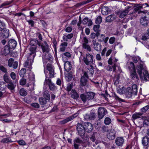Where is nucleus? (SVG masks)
<instances>
[{
    "instance_id": "nucleus-40",
    "label": "nucleus",
    "mask_w": 149,
    "mask_h": 149,
    "mask_svg": "<svg viewBox=\"0 0 149 149\" xmlns=\"http://www.w3.org/2000/svg\"><path fill=\"white\" fill-rule=\"evenodd\" d=\"M82 47L84 49L88 52H91V47L88 44H82Z\"/></svg>"
},
{
    "instance_id": "nucleus-11",
    "label": "nucleus",
    "mask_w": 149,
    "mask_h": 149,
    "mask_svg": "<svg viewBox=\"0 0 149 149\" xmlns=\"http://www.w3.org/2000/svg\"><path fill=\"white\" fill-rule=\"evenodd\" d=\"M40 46H41L43 53L49 52L50 48L46 41H44L42 43H41Z\"/></svg>"
},
{
    "instance_id": "nucleus-55",
    "label": "nucleus",
    "mask_w": 149,
    "mask_h": 149,
    "mask_svg": "<svg viewBox=\"0 0 149 149\" xmlns=\"http://www.w3.org/2000/svg\"><path fill=\"white\" fill-rule=\"evenodd\" d=\"M0 70L5 74L7 73V69L2 65H0Z\"/></svg>"
},
{
    "instance_id": "nucleus-46",
    "label": "nucleus",
    "mask_w": 149,
    "mask_h": 149,
    "mask_svg": "<svg viewBox=\"0 0 149 149\" xmlns=\"http://www.w3.org/2000/svg\"><path fill=\"white\" fill-rule=\"evenodd\" d=\"M20 95L22 96H25L27 95L26 91L24 88H22L19 91Z\"/></svg>"
},
{
    "instance_id": "nucleus-64",
    "label": "nucleus",
    "mask_w": 149,
    "mask_h": 149,
    "mask_svg": "<svg viewBox=\"0 0 149 149\" xmlns=\"http://www.w3.org/2000/svg\"><path fill=\"white\" fill-rule=\"evenodd\" d=\"M10 76L13 80H15L16 79V75L14 72H11L10 73Z\"/></svg>"
},
{
    "instance_id": "nucleus-1",
    "label": "nucleus",
    "mask_w": 149,
    "mask_h": 149,
    "mask_svg": "<svg viewBox=\"0 0 149 149\" xmlns=\"http://www.w3.org/2000/svg\"><path fill=\"white\" fill-rule=\"evenodd\" d=\"M137 72L139 77L143 81H149V74L147 68L143 63L141 62L136 66Z\"/></svg>"
},
{
    "instance_id": "nucleus-45",
    "label": "nucleus",
    "mask_w": 149,
    "mask_h": 149,
    "mask_svg": "<svg viewBox=\"0 0 149 149\" xmlns=\"http://www.w3.org/2000/svg\"><path fill=\"white\" fill-rule=\"evenodd\" d=\"M112 96L116 100H117L119 102H124V100H123L120 98L115 93Z\"/></svg>"
},
{
    "instance_id": "nucleus-10",
    "label": "nucleus",
    "mask_w": 149,
    "mask_h": 149,
    "mask_svg": "<svg viewBox=\"0 0 149 149\" xmlns=\"http://www.w3.org/2000/svg\"><path fill=\"white\" fill-rule=\"evenodd\" d=\"M8 65L10 67H13L14 69L17 68L18 63L17 61H14V59L12 58H10L8 61Z\"/></svg>"
},
{
    "instance_id": "nucleus-54",
    "label": "nucleus",
    "mask_w": 149,
    "mask_h": 149,
    "mask_svg": "<svg viewBox=\"0 0 149 149\" xmlns=\"http://www.w3.org/2000/svg\"><path fill=\"white\" fill-rule=\"evenodd\" d=\"M6 87V83L3 82H0V89L1 90L4 89Z\"/></svg>"
},
{
    "instance_id": "nucleus-47",
    "label": "nucleus",
    "mask_w": 149,
    "mask_h": 149,
    "mask_svg": "<svg viewBox=\"0 0 149 149\" xmlns=\"http://www.w3.org/2000/svg\"><path fill=\"white\" fill-rule=\"evenodd\" d=\"M90 120H94L96 117V115L94 113L92 112L89 114Z\"/></svg>"
},
{
    "instance_id": "nucleus-38",
    "label": "nucleus",
    "mask_w": 149,
    "mask_h": 149,
    "mask_svg": "<svg viewBox=\"0 0 149 149\" xmlns=\"http://www.w3.org/2000/svg\"><path fill=\"white\" fill-rule=\"evenodd\" d=\"M7 86V87L10 90L13 91L14 90L15 88L16 85L12 82L11 83H8Z\"/></svg>"
},
{
    "instance_id": "nucleus-14",
    "label": "nucleus",
    "mask_w": 149,
    "mask_h": 149,
    "mask_svg": "<svg viewBox=\"0 0 149 149\" xmlns=\"http://www.w3.org/2000/svg\"><path fill=\"white\" fill-rule=\"evenodd\" d=\"M74 146L75 149L79 148V144L82 146L83 141L78 138H76L74 140Z\"/></svg>"
},
{
    "instance_id": "nucleus-56",
    "label": "nucleus",
    "mask_w": 149,
    "mask_h": 149,
    "mask_svg": "<svg viewBox=\"0 0 149 149\" xmlns=\"http://www.w3.org/2000/svg\"><path fill=\"white\" fill-rule=\"evenodd\" d=\"M149 109V105H148L141 108V113H143Z\"/></svg>"
},
{
    "instance_id": "nucleus-18",
    "label": "nucleus",
    "mask_w": 149,
    "mask_h": 149,
    "mask_svg": "<svg viewBox=\"0 0 149 149\" xmlns=\"http://www.w3.org/2000/svg\"><path fill=\"white\" fill-rule=\"evenodd\" d=\"M17 44L16 41L14 39H10L8 42V46L10 49H14L16 47Z\"/></svg>"
},
{
    "instance_id": "nucleus-15",
    "label": "nucleus",
    "mask_w": 149,
    "mask_h": 149,
    "mask_svg": "<svg viewBox=\"0 0 149 149\" xmlns=\"http://www.w3.org/2000/svg\"><path fill=\"white\" fill-rule=\"evenodd\" d=\"M94 49L97 51H100L101 49V45L98 42H96V40H94L92 41Z\"/></svg>"
},
{
    "instance_id": "nucleus-61",
    "label": "nucleus",
    "mask_w": 149,
    "mask_h": 149,
    "mask_svg": "<svg viewBox=\"0 0 149 149\" xmlns=\"http://www.w3.org/2000/svg\"><path fill=\"white\" fill-rule=\"evenodd\" d=\"M73 85L72 84L70 83L67 84V89L68 91H71V89L73 87Z\"/></svg>"
},
{
    "instance_id": "nucleus-32",
    "label": "nucleus",
    "mask_w": 149,
    "mask_h": 149,
    "mask_svg": "<svg viewBox=\"0 0 149 149\" xmlns=\"http://www.w3.org/2000/svg\"><path fill=\"white\" fill-rule=\"evenodd\" d=\"M127 66L130 72L136 70L135 66L133 62H131L127 63Z\"/></svg>"
},
{
    "instance_id": "nucleus-59",
    "label": "nucleus",
    "mask_w": 149,
    "mask_h": 149,
    "mask_svg": "<svg viewBox=\"0 0 149 149\" xmlns=\"http://www.w3.org/2000/svg\"><path fill=\"white\" fill-rule=\"evenodd\" d=\"M143 126L144 127L149 126V120L145 119L143 122Z\"/></svg>"
},
{
    "instance_id": "nucleus-21",
    "label": "nucleus",
    "mask_w": 149,
    "mask_h": 149,
    "mask_svg": "<svg viewBox=\"0 0 149 149\" xmlns=\"http://www.w3.org/2000/svg\"><path fill=\"white\" fill-rule=\"evenodd\" d=\"M130 77L131 78L134 80L135 81H137L139 79V77L136 74V70L130 72Z\"/></svg>"
},
{
    "instance_id": "nucleus-34",
    "label": "nucleus",
    "mask_w": 149,
    "mask_h": 149,
    "mask_svg": "<svg viewBox=\"0 0 149 149\" xmlns=\"http://www.w3.org/2000/svg\"><path fill=\"white\" fill-rule=\"evenodd\" d=\"M68 46V43L66 42L62 43L60 45V50L61 52H64L66 47Z\"/></svg>"
},
{
    "instance_id": "nucleus-58",
    "label": "nucleus",
    "mask_w": 149,
    "mask_h": 149,
    "mask_svg": "<svg viewBox=\"0 0 149 149\" xmlns=\"http://www.w3.org/2000/svg\"><path fill=\"white\" fill-rule=\"evenodd\" d=\"M49 89L52 91H53L55 90L56 89V87L55 86V85L53 83L49 84Z\"/></svg>"
},
{
    "instance_id": "nucleus-43",
    "label": "nucleus",
    "mask_w": 149,
    "mask_h": 149,
    "mask_svg": "<svg viewBox=\"0 0 149 149\" xmlns=\"http://www.w3.org/2000/svg\"><path fill=\"white\" fill-rule=\"evenodd\" d=\"M44 97L46 100H49L50 99V95L48 91H47L44 92L43 95Z\"/></svg>"
},
{
    "instance_id": "nucleus-4",
    "label": "nucleus",
    "mask_w": 149,
    "mask_h": 149,
    "mask_svg": "<svg viewBox=\"0 0 149 149\" xmlns=\"http://www.w3.org/2000/svg\"><path fill=\"white\" fill-rule=\"evenodd\" d=\"M93 58L94 57L92 55L88 53L84 56L83 60L86 65H89L90 66V65H92L91 64L93 63Z\"/></svg>"
},
{
    "instance_id": "nucleus-62",
    "label": "nucleus",
    "mask_w": 149,
    "mask_h": 149,
    "mask_svg": "<svg viewBox=\"0 0 149 149\" xmlns=\"http://www.w3.org/2000/svg\"><path fill=\"white\" fill-rule=\"evenodd\" d=\"M105 36L104 35H101L98 38H99L98 40V41L100 42L103 41L104 40L105 38Z\"/></svg>"
},
{
    "instance_id": "nucleus-49",
    "label": "nucleus",
    "mask_w": 149,
    "mask_h": 149,
    "mask_svg": "<svg viewBox=\"0 0 149 149\" xmlns=\"http://www.w3.org/2000/svg\"><path fill=\"white\" fill-rule=\"evenodd\" d=\"M39 101L40 103L42 105H45L47 103L46 99L43 97H40L39 98Z\"/></svg>"
},
{
    "instance_id": "nucleus-44",
    "label": "nucleus",
    "mask_w": 149,
    "mask_h": 149,
    "mask_svg": "<svg viewBox=\"0 0 149 149\" xmlns=\"http://www.w3.org/2000/svg\"><path fill=\"white\" fill-rule=\"evenodd\" d=\"M1 142L3 143H7L9 142H12L13 141H12L9 138H5L2 139Z\"/></svg>"
},
{
    "instance_id": "nucleus-27",
    "label": "nucleus",
    "mask_w": 149,
    "mask_h": 149,
    "mask_svg": "<svg viewBox=\"0 0 149 149\" xmlns=\"http://www.w3.org/2000/svg\"><path fill=\"white\" fill-rule=\"evenodd\" d=\"M116 18V15L114 14H112L107 17L106 21L107 22H111L114 20Z\"/></svg>"
},
{
    "instance_id": "nucleus-16",
    "label": "nucleus",
    "mask_w": 149,
    "mask_h": 149,
    "mask_svg": "<svg viewBox=\"0 0 149 149\" xmlns=\"http://www.w3.org/2000/svg\"><path fill=\"white\" fill-rule=\"evenodd\" d=\"M85 131L87 132H90L93 129L92 125L89 122L85 123L84 125Z\"/></svg>"
},
{
    "instance_id": "nucleus-7",
    "label": "nucleus",
    "mask_w": 149,
    "mask_h": 149,
    "mask_svg": "<svg viewBox=\"0 0 149 149\" xmlns=\"http://www.w3.org/2000/svg\"><path fill=\"white\" fill-rule=\"evenodd\" d=\"M77 129L80 136H83L84 135L85 132L84 126L80 123H78L77 126Z\"/></svg>"
},
{
    "instance_id": "nucleus-26",
    "label": "nucleus",
    "mask_w": 149,
    "mask_h": 149,
    "mask_svg": "<svg viewBox=\"0 0 149 149\" xmlns=\"http://www.w3.org/2000/svg\"><path fill=\"white\" fill-rule=\"evenodd\" d=\"M13 2L12 1H6L3 3L0 6V8H6L9 7L8 6L10 5Z\"/></svg>"
},
{
    "instance_id": "nucleus-28",
    "label": "nucleus",
    "mask_w": 149,
    "mask_h": 149,
    "mask_svg": "<svg viewBox=\"0 0 149 149\" xmlns=\"http://www.w3.org/2000/svg\"><path fill=\"white\" fill-rule=\"evenodd\" d=\"M30 45L32 46H35L38 44L39 46L41 45V43L36 39H32L30 42Z\"/></svg>"
},
{
    "instance_id": "nucleus-31",
    "label": "nucleus",
    "mask_w": 149,
    "mask_h": 149,
    "mask_svg": "<svg viewBox=\"0 0 149 149\" xmlns=\"http://www.w3.org/2000/svg\"><path fill=\"white\" fill-rule=\"evenodd\" d=\"M3 31V32L2 33L1 35L3 38H8L9 34V30L5 28Z\"/></svg>"
},
{
    "instance_id": "nucleus-20",
    "label": "nucleus",
    "mask_w": 149,
    "mask_h": 149,
    "mask_svg": "<svg viewBox=\"0 0 149 149\" xmlns=\"http://www.w3.org/2000/svg\"><path fill=\"white\" fill-rule=\"evenodd\" d=\"M148 18L146 16L142 17L140 20V23L142 25L145 26L148 24Z\"/></svg>"
},
{
    "instance_id": "nucleus-60",
    "label": "nucleus",
    "mask_w": 149,
    "mask_h": 149,
    "mask_svg": "<svg viewBox=\"0 0 149 149\" xmlns=\"http://www.w3.org/2000/svg\"><path fill=\"white\" fill-rule=\"evenodd\" d=\"M31 106L33 107L38 109L40 107V105L39 104L37 103H33L31 104Z\"/></svg>"
},
{
    "instance_id": "nucleus-37",
    "label": "nucleus",
    "mask_w": 149,
    "mask_h": 149,
    "mask_svg": "<svg viewBox=\"0 0 149 149\" xmlns=\"http://www.w3.org/2000/svg\"><path fill=\"white\" fill-rule=\"evenodd\" d=\"M91 145V142H90L88 140L86 139L83 141L82 146L83 147H86L87 146H90Z\"/></svg>"
},
{
    "instance_id": "nucleus-57",
    "label": "nucleus",
    "mask_w": 149,
    "mask_h": 149,
    "mask_svg": "<svg viewBox=\"0 0 149 149\" xmlns=\"http://www.w3.org/2000/svg\"><path fill=\"white\" fill-rule=\"evenodd\" d=\"M5 24L2 22L0 21V31H2L6 27Z\"/></svg>"
},
{
    "instance_id": "nucleus-2",
    "label": "nucleus",
    "mask_w": 149,
    "mask_h": 149,
    "mask_svg": "<svg viewBox=\"0 0 149 149\" xmlns=\"http://www.w3.org/2000/svg\"><path fill=\"white\" fill-rule=\"evenodd\" d=\"M36 46L31 47L29 48V52L27 55V60L26 61L24 65V66H27L29 64H32L33 62V60L36 55Z\"/></svg>"
},
{
    "instance_id": "nucleus-63",
    "label": "nucleus",
    "mask_w": 149,
    "mask_h": 149,
    "mask_svg": "<svg viewBox=\"0 0 149 149\" xmlns=\"http://www.w3.org/2000/svg\"><path fill=\"white\" fill-rule=\"evenodd\" d=\"M82 44H88V40L87 38L86 37L84 38L82 40Z\"/></svg>"
},
{
    "instance_id": "nucleus-3",
    "label": "nucleus",
    "mask_w": 149,
    "mask_h": 149,
    "mask_svg": "<svg viewBox=\"0 0 149 149\" xmlns=\"http://www.w3.org/2000/svg\"><path fill=\"white\" fill-rule=\"evenodd\" d=\"M137 93V86L136 84H133L132 87H128L126 90L125 95L126 97L130 98L133 95H136Z\"/></svg>"
},
{
    "instance_id": "nucleus-6",
    "label": "nucleus",
    "mask_w": 149,
    "mask_h": 149,
    "mask_svg": "<svg viewBox=\"0 0 149 149\" xmlns=\"http://www.w3.org/2000/svg\"><path fill=\"white\" fill-rule=\"evenodd\" d=\"M107 113L105 109L103 107L99 108L98 111V117L100 119H102Z\"/></svg>"
},
{
    "instance_id": "nucleus-8",
    "label": "nucleus",
    "mask_w": 149,
    "mask_h": 149,
    "mask_svg": "<svg viewBox=\"0 0 149 149\" xmlns=\"http://www.w3.org/2000/svg\"><path fill=\"white\" fill-rule=\"evenodd\" d=\"M116 133L114 130L111 129L108 130L107 132V137L110 140H113L116 137Z\"/></svg>"
},
{
    "instance_id": "nucleus-25",
    "label": "nucleus",
    "mask_w": 149,
    "mask_h": 149,
    "mask_svg": "<svg viewBox=\"0 0 149 149\" xmlns=\"http://www.w3.org/2000/svg\"><path fill=\"white\" fill-rule=\"evenodd\" d=\"M45 53V55L42 56L43 60H46L48 61H52L53 58L52 55L49 52Z\"/></svg>"
},
{
    "instance_id": "nucleus-22",
    "label": "nucleus",
    "mask_w": 149,
    "mask_h": 149,
    "mask_svg": "<svg viewBox=\"0 0 149 149\" xmlns=\"http://www.w3.org/2000/svg\"><path fill=\"white\" fill-rule=\"evenodd\" d=\"M10 48L7 45H6L2 51V54L5 56L8 55L10 52Z\"/></svg>"
},
{
    "instance_id": "nucleus-5",
    "label": "nucleus",
    "mask_w": 149,
    "mask_h": 149,
    "mask_svg": "<svg viewBox=\"0 0 149 149\" xmlns=\"http://www.w3.org/2000/svg\"><path fill=\"white\" fill-rule=\"evenodd\" d=\"M44 68H45L46 71V72L47 74V73L48 72H47V70L48 71H49V77L50 78H52L54 77V72L53 66L50 63H48L46 65V69H45V66H44Z\"/></svg>"
},
{
    "instance_id": "nucleus-36",
    "label": "nucleus",
    "mask_w": 149,
    "mask_h": 149,
    "mask_svg": "<svg viewBox=\"0 0 149 149\" xmlns=\"http://www.w3.org/2000/svg\"><path fill=\"white\" fill-rule=\"evenodd\" d=\"M3 78L4 81L6 83H9L12 81L11 80L7 74H5L3 75Z\"/></svg>"
},
{
    "instance_id": "nucleus-17",
    "label": "nucleus",
    "mask_w": 149,
    "mask_h": 149,
    "mask_svg": "<svg viewBox=\"0 0 149 149\" xmlns=\"http://www.w3.org/2000/svg\"><path fill=\"white\" fill-rule=\"evenodd\" d=\"M130 8V6H128L127 8L124 11H119L118 12V15L119 16L120 18H123L128 13L129 11V9Z\"/></svg>"
},
{
    "instance_id": "nucleus-19",
    "label": "nucleus",
    "mask_w": 149,
    "mask_h": 149,
    "mask_svg": "<svg viewBox=\"0 0 149 149\" xmlns=\"http://www.w3.org/2000/svg\"><path fill=\"white\" fill-rule=\"evenodd\" d=\"M141 6L140 4L136 6L134 9V11L131 13L130 15L131 16L133 15L135 17L136 16V15L135 14V13L137 12H138V13L139 14L142 12L140 10L141 9Z\"/></svg>"
},
{
    "instance_id": "nucleus-39",
    "label": "nucleus",
    "mask_w": 149,
    "mask_h": 149,
    "mask_svg": "<svg viewBox=\"0 0 149 149\" xmlns=\"http://www.w3.org/2000/svg\"><path fill=\"white\" fill-rule=\"evenodd\" d=\"M149 142V139L147 136L144 137L142 139V144L144 146H147Z\"/></svg>"
},
{
    "instance_id": "nucleus-41",
    "label": "nucleus",
    "mask_w": 149,
    "mask_h": 149,
    "mask_svg": "<svg viewBox=\"0 0 149 149\" xmlns=\"http://www.w3.org/2000/svg\"><path fill=\"white\" fill-rule=\"evenodd\" d=\"M95 94L92 92L88 93L87 94V98L88 100L93 99L94 96Z\"/></svg>"
},
{
    "instance_id": "nucleus-23",
    "label": "nucleus",
    "mask_w": 149,
    "mask_h": 149,
    "mask_svg": "<svg viewBox=\"0 0 149 149\" xmlns=\"http://www.w3.org/2000/svg\"><path fill=\"white\" fill-rule=\"evenodd\" d=\"M73 36L72 33H70L68 34H64L63 37V39L64 41H68L69 40L71 39Z\"/></svg>"
},
{
    "instance_id": "nucleus-33",
    "label": "nucleus",
    "mask_w": 149,
    "mask_h": 149,
    "mask_svg": "<svg viewBox=\"0 0 149 149\" xmlns=\"http://www.w3.org/2000/svg\"><path fill=\"white\" fill-rule=\"evenodd\" d=\"M71 94V97L74 99H76L79 97V94L74 89L72 90Z\"/></svg>"
},
{
    "instance_id": "nucleus-50",
    "label": "nucleus",
    "mask_w": 149,
    "mask_h": 149,
    "mask_svg": "<svg viewBox=\"0 0 149 149\" xmlns=\"http://www.w3.org/2000/svg\"><path fill=\"white\" fill-rule=\"evenodd\" d=\"M80 97L84 103L85 102L87 99V97H86L85 95L84 94H81L80 95Z\"/></svg>"
},
{
    "instance_id": "nucleus-48",
    "label": "nucleus",
    "mask_w": 149,
    "mask_h": 149,
    "mask_svg": "<svg viewBox=\"0 0 149 149\" xmlns=\"http://www.w3.org/2000/svg\"><path fill=\"white\" fill-rule=\"evenodd\" d=\"M26 72V70L25 68H22L20 70L19 72V75L21 77H23L24 75Z\"/></svg>"
},
{
    "instance_id": "nucleus-30",
    "label": "nucleus",
    "mask_w": 149,
    "mask_h": 149,
    "mask_svg": "<svg viewBox=\"0 0 149 149\" xmlns=\"http://www.w3.org/2000/svg\"><path fill=\"white\" fill-rule=\"evenodd\" d=\"M44 73H45V75L46 77V78L45 80V81L44 82V85H47L48 84V86L51 83H52L51 79H50L49 78H48L47 77V73L46 72V70L44 68Z\"/></svg>"
},
{
    "instance_id": "nucleus-35",
    "label": "nucleus",
    "mask_w": 149,
    "mask_h": 149,
    "mask_svg": "<svg viewBox=\"0 0 149 149\" xmlns=\"http://www.w3.org/2000/svg\"><path fill=\"white\" fill-rule=\"evenodd\" d=\"M87 79L84 75L81 77L80 82L81 86H84L86 84L88 81Z\"/></svg>"
},
{
    "instance_id": "nucleus-13",
    "label": "nucleus",
    "mask_w": 149,
    "mask_h": 149,
    "mask_svg": "<svg viewBox=\"0 0 149 149\" xmlns=\"http://www.w3.org/2000/svg\"><path fill=\"white\" fill-rule=\"evenodd\" d=\"M124 142V139L122 137H118L115 140L116 144L118 146H122Z\"/></svg>"
},
{
    "instance_id": "nucleus-29",
    "label": "nucleus",
    "mask_w": 149,
    "mask_h": 149,
    "mask_svg": "<svg viewBox=\"0 0 149 149\" xmlns=\"http://www.w3.org/2000/svg\"><path fill=\"white\" fill-rule=\"evenodd\" d=\"M72 67L71 64L69 61L66 62L64 64V69L65 70L68 72L71 69Z\"/></svg>"
},
{
    "instance_id": "nucleus-12",
    "label": "nucleus",
    "mask_w": 149,
    "mask_h": 149,
    "mask_svg": "<svg viewBox=\"0 0 149 149\" xmlns=\"http://www.w3.org/2000/svg\"><path fill=\"white\" fill-rule=\"evenodd\" d=\"M78 115L77 113H75L74 114L70 116L66 119L63 120L60 122L61 124H64L67 122L73 120Z\"/></svg>"
},
{
    "instance_id": "nucleus-42",
    "label": "nucleus",
    "mask_w": 149,
    "mask_h": 149,
    "mask_svg": "<svg viewBox=\"0 0 149 149\" xmlns=\"http://www.w3.org/2000/svg\"><path fill=\"white\" fill-rule=\"evenodd\" d=\"M108 8L106 7H103L102 9L101 13L102 14L104 15H106L108 13Z\"/></svg>"
},
{
    "instance_id": "nucleus-51",
    "label": "nucleus",
    "mask_w": 149,
    "mask_h": 149,
    "mask_svg": "<svg viewBox=\"0 0 149 149\" xmlns=\"http://www.w3.org/2000/svg\"><path fill=\"white\" fill-rule=\"evenodd\" d=\"M102 21V17L101 16H98L96 19L95 21V23L98 24H99L101 23Z\"/></svg>"
},
{
    "instance_id": "nucleus-53",
    "label": "nucleus",
    "mask_w": 149,
    "mask_h": 149,
    "mask_svg": "<svg viewBox=\"0 0 149 149\" xmlns=\"http://www.w3.org/2000/svg\"><path fill=\"white\" fill-rule=\"evenodd\" d=\"M26 82V79L22 77L19 81V84L21 85H24Z\"/></svg>"
},
{
    "instance_id": "nucleus-52",
    "label": "nucleus",
    "mask_w": 149,
    "mask_h": 149,
    "mask_svg": "<svg viewBox=\"0 0 149 149\" xmlns=\"http://www.w3.org/2000/svg\"><path fill=\"white\" fill-rule=\"evenodd\" d=\"M111 122V120L108 117L106 118L104 120V123L106 125H109Z\"/></svg>"
},
{
    "instance_id": "nucleus-24",
    "label": "nucleus",
    "mask_w": 149,
    "mask_h": 149,
    "mask_svg": "<svg viewBox=\"0 0 149 149\" xmlns=\"http://www.w3.org/2000/svg\"><path fill=\"white\" fill-rule=\"evenodd\" d=\"M143 114V113H135L133 114L132 116V121H134L135 120L141 118L140 116Z\"/></svg>"
},
{
    "instance_id": "nucleus-9",
    "label": "nucleus",
    "mask_w": 149,
    "mask_h": 149,
    "mask_svg": "<svg viewBox=\"0 0 149 149\" xmlns=\"http://www.w3.org/2000/svg\"><path fill=\"white\" fill-rule=\"evenodd\" d=\"M90 68H88L86 72H85L84 75L86 77L87 79H88L89 77H92L93 74L94 73L93 67L92 65L90 66Z\"/></svg>"
}]
</instances>
